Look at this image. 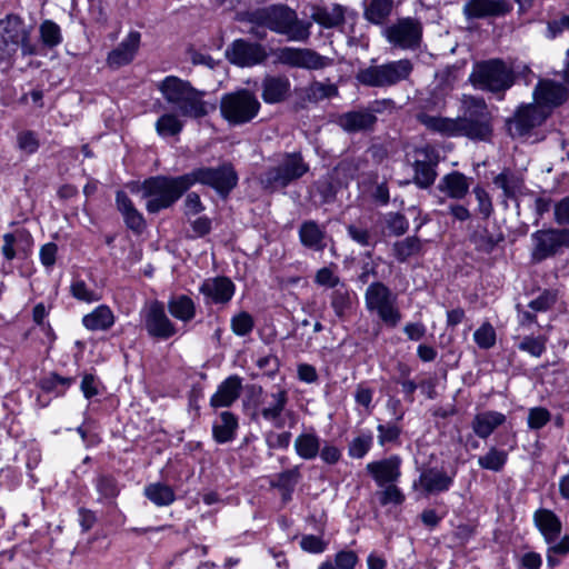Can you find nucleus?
Listing matches in <instances>:
<instances>
[{"label": "nucleus", "instance_id": "f257e3e1", "mask_svg": "<svg viewBox=\"0 0 569 569\" xmlns=\"http://www.w3.org/2000/svg\"><path fill=\"white\" fill-rule=\"evenodd\" d=\"M461 117L448 118L419 112L417 120L432 133L447 138L466 137L470 140L487 141L492 134L490 117L483 100L469 97L463 101Z\"/></svg>", "mask_w": 569, "mask_h": 569}, {"label": "nucleus", "instance_id": "f03ea898", "mask_svg": "<svg viewBox=\"0 0 569 569\" xmlns=\"http://www.w3.org/2000/svg\"><path fill=\"white\" fill-rule=\"evenodd\" d=\"M248 21L267 27L292 41H306L310 36V23L299 20L296 11L284 4H273L250 11Z\"/></svg>", "mask_w": 569, "mask_h": 569}, {"label": "nucleus", "instance_id": "7ed1b4c3", "mask_svg": "<svg viewBox=\"0 0 569 569\" xmlns=\"http://www.w3.org/2000/svg\"><path fill=\"white\" fill-rule=\"evenodd\" d=\"M160 89L166 100L184 117L201 118L214 109L202 99L203 92L193 89L189 82L176 76L167 77Z\"/></svg>", "mask_w": 569, "mask_h": 569}, {"label": "nucleus", "instance_id": "20e7f679", "mask_svg": "<svg viewBox=\"0 0 569 569\" xmlns=\"http://www.w3.org/2000/svg\"><path fill=\"white\" fill-rule=\"evenodd\" d=\"M187 174L176 178L152 177L142 183V193L148 198L146 208L150 213H157L174 203L190 188Z\"/></svg>", "mask_w": 569, "mask_h": 569}, {"label": "nucleus", "instance_id": "39448f33", "mask_svg": "<svg viewBox=\"0 0 569 569\" xmlns=\"http://www.w3.org/2000/svg\"><path fill=\"white\" fill-rule=\"evenodd\" d=\"M365 306L387 327L395 328L401 321L402 316L397 305V296L380 281H375L367 287Z\"/></svg>", "mask_w": 569, "mask_h": 569}, {"label": "nucleus", "instance_id": "423d86ee", "mask_svg": "<svg viewBox=\"0 0 569 569\" xmlns=\"http://www.w3.org/2000/svg\"><path fill=\"white\" fill-rule=\"evenodd\" d=\"M31 30L18 14H7L0 20V50L10 57L19 48L24 56L34 54L37 47L30 40Z\"/></svg>", "mask_w": 569, "mask_h": 569}, {"label": "nucleus", "instance_id": "0eeeda50", "mask_svg": "<svg viewBox=\"0 0 569 569\" xmlns=\"http://www.w3.org/2000/svg\"><path fill=\"white\" fill-rule=\"evenodd\" d=\"M256 94L248 89H240L222 97L220 111L231 124H243L256 118L260 110Z\"/></svg>", "mask_w": 569, "mask_h": 569}, {"label": "nucleus", "instance_id": "6e6552de", "mask_svg": "<svg viewBox=\"0 0 569 569\" xmlns=\"http://www.w3.org/2000/svg\"><path fill=\"white\" fill-rule=\"evenodd\" d=\"M190 188L201 183L213 188L220 196L227 197L238 183V176L231 164H221L218 168L201 167L186 173Z\"/></svg>", "mask_w": 569, "mask_h": 569}, {"label": "nucleus", "instance_id": "1a4fd4ad", "mask_svg": "<svg viewBox=\"0 0 569 569\" xmlns=\"http://www.w3.org/2000/svg\"><path fill=\"white\" fill-rule=\"evenodd\" d=\"M307 171L308 166L300 153H288L277 167L268 169L261 176V183L264 188L271 190L284 188Z\"/></svg>", "mask_w": 569, "mask_h": 569}, {"label": "nucleus", "instance_id": "9d476101", "mask_svg": "<svg viewBox=\"0 0 569 569\" xmlns=\"http://www.w3.org/2000/svg\"><path fill=\"white\" fill-rule=\"evenodd\" d=\"M531 257L536 262H541L558 254L562 248H569V229H542L531 234Z\"/></svg>", "mask_w": 569, "mask_h": 569}, {"label": "nucleus", "instance_id": "9b49d317", "mask_svg": "<svg viewBox=\"0 0 569 569\" xmlns=\"http://www.w3.org/2000/svg\"><path fill=\"white\" fill-rule=\"evenodd\" d=\"M227 60L239 68H251L262 63L268 53L266 48L258 43L244 39H237L226 49Z\"/></svg>", "mask_w": 569, "mask_h": 569}, {"label": "nucleus", "instance_id": "f8f14e48", "mask_svg": "<svg viewBox=\"0 0 569 569\" xmlns=\"http://www.w3.org/2000/svg\"><path fill=\"white\" fill-rule=\"evenodd\" d=\"M565 82L543 79L533 90V102L551 114V111L561 106L568 98L569 73H565Z\"/></svg>", "mask_w": 569, "mask_h": 569}, {"label": "nucleus", "instance_id": "ddd939ff", "mask_svg": "<svg viewBox=\"0 0 569 569\" xmlns=\"http://www.w3.org/2000/svg\"><path fill=\"white\" fill-rule=\"evenodd\" d=\"M412 159L415 183L422 189L433 184L437 176L436 167L439 162L438 151L426 144L415 149Z\"/></svg>", "mask_w": 569, "mask_h": 569}, {"label": "nucleus", "instance_id": "4468645a", "mask_svg": "<svg viewBox=\"0 0 569 569\" xmlns=\"http://www.w3.org/2000/svg\"><path fill=\"white\" fill-rule=\"evenodd\" d=\"M276 61L289 68L323 69L329 59L307 48L284 47L274 51Z\"/></svg>", "mask_w": 569, "mask_h": 569}, {"label": "nucleus", "instance_id": "2eb2a0df", "mask_svg": "<svg viewBox=\"0 0 569 569\" xmlns=\"http://www.w3.org/2000/svg\"><path fill=\"white\" fill-rule=\"evenodd\" d=\"M389 42L402 49H416L422 38V23L415 18L399 19L386 29Z\"/></svg>", "mask_w": 569, "mask_h": 569}, {"label": "nucleus", "instance_id": "dca6fc26", "mask_svg": "<svg viewBox=\"0 0 569 569\" xmlns=\"http://www.w3.org/2000/svg\"><path fill=\"white\" fill-rule=\"evenodd\" d=\"M550 113L533 103L518 108L515 117L507 121L508 131L512 137H525L536 127L541 126Z\"/></svg>", "mask_w": 569, "mask_h": 569}, {"label": "nucleus", "instance_id": "f3484780", "mask_svg": "<svg viewBox=\"0 0 569 569\" xmlns=\"http://www.w3.org/2000/svg\"><path fill=\"white\" fill-rule=\"evenodd\" d=\"M142 315L144 329L150 337L166 340L176 335V326L168 318L164 306L161 302H150L143 309Z\"/></svg>", "mask_w": 569, "mask_h": 569}, {"label": "nucleus", "instance_id": "a211bd4d", "mask_svg": "<svg viewBox=\"0 0 569 569\" xmlns=\"http://www.w3.org/2000/svg\"><path fill=\"white\" fill-rule=\"evenodd\" d=\"M234 291V283L227 277L208 278L199 287L207 305H226L232 299Z\"/></svg>", "mask_w": 569, "mask_h": 569}, {"label": "nucleus", "instance_id": "6ab92c4d", "mask_svg": "<svg viewBox=\"0 0 569 569\" xmlns=\"http://www.w3.org/2000/svg\"><path fill=\"white\" fill-rule=\"evenodd\" d=\"M455 476V471L449 475L443 469L428 468L420 473L413 486L422 489L426 495H436L448 491L453 485Z\"/></svg>", "mask_w": 569, "mask_h": 569}, {"label": "nucleus", "instance_id": "aec40b11", "mask_svg": "<svg viewBox=\"0 0 569 569\" xmlns=\"http://www.w3.org/2000/svg\"><path fill=\"white\" fill-rule=\"evenodd\" d=\"M532 520L546 545L558 543L561 539L562 522L552 510L539 508L533 512Z\"/></svg>", "mask_w": 569, "mask_h": 569}, {"label": "nucleus", "instance_id": "412c9836", "mask_svg": "<svg viewBox=\"0 0 569 569\" xmlns=\"http://www.w3.org/2000/svg\"><path fill=\"white\" fill-rule=\"evenodd\" d=\"M401 459L398 456L369 462L366 467L373 480L379 487L395 483L400 478Z\"/></svg>", "mask_w": 569, "mask_h": 569}, {"label": "nucleus", "instance_id": "4be33fe9", "mask_svg": "<svg viewBox=\"0 0 569 569\" xmlns=\"http://www.w3.org/2000/svg\"><path fill=\"white\" fill-rule=\"evenodd\" d=\"M511 4L507 0H470L463 7L468 19L500 17L510 12Z\"/></svg>", "mask_w": 569, "mask_h": 569}, {"label": "nucleus", "instance_id": "5701e85b", "mask_svg": "<svg viewBox=\"0 0 569 569\" xmlns=\"http://www.w3.org/2000/svg\"><path fill=\"white\" fill-rule=\"evenodd\" d=\"M469 80L475 88L496 93L499 99L515 82L513 73H470Z\"/></svg>", "mask_w": 569, "mask_h": 569}, {"label": "nucleus", "instance_id": "b1692460", "mask_svg": "<svg viewBox=\"0 0 569 569\" xmlns=\"http://www.w3.org/2000/svg\"><path fill=\"white\" fill-rule=\"evenodd\" d=\"M242 379L236 375L224 379L210 398L213 408L230 407L240 396Z\"/></svg>", "mask_w": 569, "mask_h": 569}, {"label": "nucleus", "instance_id": "393cba45", "mask_svg": "<svg viewBox=\"0 0 569 569\" xmlns=\"http://www.w3.org/2000/svg\"><path fill=\"white\" fill-rule=\"evenodd\" d=\"M493 184L502 190L503 203L507 207L508 200H518L525 191V182L520 174L516 173L510 169H503L493 179Z\"/></svg>", "mask_w": 569, "mask_h": 569}, {"label": "nucleus", "instance_id": "a878e982", "mask_svg": "<svg viewBox=\"0 0 569 569\" xmlns=\"http://www.w3.org/2000/svg\"><path fill=\"white\" fill-rule=\"evenodd\" d=\"M288 402V393L284 389H279L276 392L269 395V400L261 408V417L270 422L276 428H282L284 426V419L282 412Z\"/></svg>", "mask_w": 569, "mask_h": 569}, {"label": "nucleus", "instance_id": "bb28decb", "mask_svg": "<svg viewBox=\"0 0 569 569\" xmlns=\"http://www.w3.org/2000/svg\"><path fill=\"white\" fill-rule=\"evenodd\" d=\"M507 420L506 415L495 410H486L475 415L471 421V428L475 435L481 439L490 437L497 428Z\"/></svg>", "mask_w": 569, "mask_h": 569}, {"label": "nucleus", "instance_id": "cd10ccee", "mask_svg": "<svg viewBox=\"0 0 569 569\" xmlns=\"http://www.w3.org/2000/svg\"><path fill=\"white\" fill-rule=\"evenodd\" d=\"M140 43V33L132 31L129 36L108 56V63L111 68H120L128 64L134 57Z\"/></svg>", "mask_w": 569, "mask_h": 569}, {"label": "nucleus", "instance_id": "c85d7f7f", "mask_svg": "<svg viewBox=\"0 0 569 569\" xmlns=\"http://www.w3.org/2000/svg\"><path fill=\"white\" fill-rule=\"evenodd\" d=\"M299 239L301 244L313 251H322L326 246V230L316 221L308 220L301 223L299 228Z\"/></svg>", "mask_w": 569, "mask_h": 569}, {"label": "nucleus", "instance_id": "c756f323", "mask_svg": "<svg viewBox=\"0 0 569 569\" xmlns=\"http://www.w3.org/2000/svg\"><path fill=\"white\" fill-rule=\"evenodd\" d=\"M114 322V313L107 305H99L91 312L82 317L83 327L90 331H107Z\"/></svg>", "mask_w": 569, "mask_h": 569}, {"label": "nucleus", "instance_id": "7c9ffc66", "mask_svg": "<svg viewBox=\"0 0 569 569\" xmlns=\"http://www.w3.org/2000/svg\"><path fill=\"white\" fill-rule=\"evenodd\" d=\"M116 203L118 210L123 217L126 226L132 231L140 233L144 228V219L142 214L134 208L127 193L123 191H118L116 194Z\"/></svg>", "mask_w": 569, "mask_h": 569}, {"label": "nucleus", "instance_id": "2f4dec72", "mask_svg": "<svg viewBox=\"0 0 569 569\" xmlns=\"http://www.w3.org/2000/svg\"><path fill=\"white\" fill-rule=\"evenodd\" d=\"M238 419L230 411H222L213 422L212 435L218 443H227L236 438Z\"/></svg>", "mask_w": 569, "mask_h": 569}, {"label": "nucleus", "instance_id": "473e14b6", "mask_svg": "<svg viewBox=\"0 0 569 569\" xmlns=\"http://www.w3.org/2000/svg\"><path fill=\"white\" fill-rule=\"evenodd\" d=\"M376 121L377 117L368 110L350 111L338 119L339 126L349 132L370 129Z\"/></svg>", "mask_w": 569, "mask_h": 569}, {"label": "nucleus", "instance_id": "72a5a7b5", "mask_svg": "<svg viewBox=\"0 0 569 569\" xmlns=\"http://www.w3.org/2000/svg\"><path fill=\"white\" fill-rule=\"evenodd\" d=\"M469 182L463 173L450 172L441 178L438 189L452 199H462L469 191Z\"/></svg>", "mask_w": 569, "mask_h": 569}, {"label": "nucleus", "instance_id": "f704fd0d", "mask_svg": "<svg viewBox=\"0 0 569 569\" xmlns=\"http://www.w3.org/2000/svg\"><path fill=\"white\" fill-rule=\"evenodd\" d=\"M320 448L321 439L313 430L300 433L295 440L296 453L305 460L315 459L319 455Z\"/></svg>", "mask_w": 569, "mask_h": 569}, {"label": "nucleus", "instance_id": "c9c22d12", "mask_svg": "<svg viewBox=\"0 0 569 569\" xmlns=\"http://www.w3.org/2000/svg\"><path fill=\"white\" fill-rule=\"evenodd\" d=\"M310 17L325 28H336L345 22V9L339 4L331 8L313 7Z\"/></svg>", "mask_w": 569, "mask_h": 569}, {"label": "nucleus", "instance_id": "e433bc0d", "mask_svg": "<svg viewBox=\"0 0 569 569\" xmlns=\"http://www.w3.org/2000/svg\"><path fill=\"white\" fill-rule=\"evenodd\" d=\"M357 296L346 284H340L330 296L331 307L339 319H343L352 309Z\"/></svg>", "mask_w": 569, "mask_h": 569}, {"label": "nucleus", "instance_id": "4c0bfd02", "mask_svg": "<svg viewBox=\"0 0 569 569\" xmlns=\"http://www.w3.org/2000/svg\"><path fill=\"white\" fill-rule=\"evenodd\" d=\"M475 71H531L530 67L519 61L516 58H509L507 60L502 59H489L486 61H480L475 64Z\"/></svg>", "mask_w": 569, "mask_h": 569}, {"label": "nucleus", "instance_id": "58836bf2", "mask_svg": "<svg viewBox=\"0 0 569 569\" xmlns=\"http://www.w3.org/2000/svg\"><path fill=\"white\" fill-rule=\"evenodd\" d=\"M168 310L173 318L182 322H188L196 316L194 302L186 295H179L170 298L168 301Z\"/></svg>", "mask_w": 569, "mask_h": 569}, {"label": "nucleus", "instance_id": "ea45409f", "mask_svg": "<svg viewBox=\"0 0 569 569\" xmlns=\"http://www.w3.org/2000/svg\"><path fill=\"white\" fill-rule=\"evenodd\" d=\"M290 88L283 77H268L263 82L262 98L267 103H276L284 99Z\"/></svg>", "mask_w": 569, "mask_h": 569}, {"label": "nucleus", "instance_id": "a19ab883", "mask_svg": "<svg viewBox=\"0 0 569 569\" xmlns=\"http://www.w3.org/2000/svg\"><path fill=\"white\" fill-rule=\"evenodd\" d=\"M144 496L158 507H167L174 502L176 493L172 487L163 482H152L144 487Z\"/></svg>", "mask_w": 569, "mask_h": 569}, {"label": "nucleus", "instance_id": "79ce46f5", "mask_svg": "<svg viewBox=\"0 0 569 569\" xmlns=\"http://www.w3.org/2000/svg\"><path fill=\"white\" fill-rule=\"evenodd\" d=\"M393 0H365V18L372 23H381L392 11Z\"/></svg>", "mask_w": 569, "mask_h": 569}, {"label": "nucleus", "instance_id": "37998d69", "mask_svg": "<svg viewBox=\"0 0 569 569\" xmlns=\"http://www.w3.org/2000/svg\"><path fill=\"white\" fill-rule=\"evenodd\" d=\"M183 121L176 114L164 113L156 122L157 133L161 138H169L178 136L183 129Z\"/></svg>", "mask_w": 569, "mask_h": 569}, {"label": "nucleus", "instance_id": "c03bdc74", "mask_svg": "<svg viewBox=\"0 0 569 569\" xmlns=\"http://www.w3.org/2000/svg\"><path fill=\"white\" fill-rule=\"evenodd\" d=\"M507 460V451L491 447L486 455L478 458V465L482 469L498 472L503 469Z\"/></svg>", "mask_w": 569, "mask_h": 569}, {"label": "nucleus", "instance_id": "a18cd8bd", "mask_svg": "<svg viewBox=\"0 0 569 569\" xmlns=\"http://www.w3.org/2000/svg\"><path fill=\"white\" fill-rule=\"evenodd\" d=\"M421 249L420 240L417 237H408L393 246L395 257L398 261L405 262Z\"/></svg>", "mask_w": 569, "mask_h": 569}, {"label": "nucleus", "instance_id": "49530a36", "mask_svg": "<svg viewBox=\"0 0 569 569\" xmlns=\"http://www.w3.org/2000/svg\"><path fill=\"white\" fill-rule=\"evenodd\" d=\"M71 295L74 299L87 303L99 301L102 296L97 290L91 289L83 280L76 279L70 286Z\"/></svg>", "mask_w": 569, "mask_h": 569}, {"label": "nucleus", "instance_id": "de8ad7c7", "mask_svg": "<svg viewBox=\"0 0 569 569\" xmlns=\"http://www.w3.org/2000/svg\"><path fill=\"white\" fill-rule=\"evenodd\" d=\"M373 443V436L370 431L362 432L353 438L349 445L348 453L351 458L361 459L371 449Z\"/></svg>", "mask_w": 569, "mask_h": 569}, {"label": "nucleus", "instance_id": "09e8293b", "mask_svg": "<svg viewBox=\"0 0 569 569\" xmlns=\"http://www.w3.org/2000/svg\"><path fill=\"white\" fill-rule=\"evenodd\" d=\"M557 299L558 295L556 290L545 289L529 301L528 308L533 312H547L556 305Z\"/></svg>", "mask_w": 569, "mask_h": 569}, {"label": "nucleus", "instance_id": "8fccbe9b", "mask_svg": "<svg viewBox=\"0 0 569 569\" xmlns=\"http://www.w3.org/2000/svg\"><path fill=\"white\" fill-rule=\"evenodd\" d=\"M569 553V535H565L557 545H547L546 559L550 569H553L560 563L559 556Z\"/></svg>", "mask_w": 569, "mask_h": 569}, {"label": "nucleus", "instance_id": "3c124183", "mask_svg": "<svg viewBox=\"0 0 569 569\" xmlns=\"http://www.w3.org/2000/svg\"><path fill=\"white\" fill-rule=\"evenodd\" d=\"M230 326L236 336L244 337L253 330L254 321L250 313L241 311L231 318Z\"/></svg>", "mask_w": 569, "mask_h": 569}, {"label": "nucleus", "instance_id": "603ef678", "mask_svg": "<svg viewBox=\"0 0 569 569\" xmlns=\"http://www.w3.org/2000/svg\"><path fill=\"white\" fill-rule=\"evenodd\" d=\"M348 236L361 247H375L376 238L373 233L360 224H349L347 227Z\"/></svg>", "mask_w": 569, "mask_h": 569}, {"label": "nucleus", "instance_id": "864d4df0", "mask_svg": "<svg viewBox=\"0 0 569 569\" xmlns=\"http://www.w3.org/2000/svg\"><path fill=\"white\" fill-rule=\"evenodd\" d=\"M71 382L72 379L70 378H63L56 373H51L41 380V388L44 391L54 393L56 396H61L66 392Z\"/></svg>", "mask_w": 569, "mask_h": 569}, {"label": "nucleus", "instance_id": "5fc2aeb1", "mask_svg": "<svg viewBox=\"0 0 569 569\" xmlns=\"http://www.w3.org/2000/svg\"><path fill=\"white\" fill-rule=\"evenodd\" d=\"M306 94H307V99L310 102H317L325 98H331L333 96H337L338 89L335 84H325L321 82H315L306 90Z\"/></svg>", "mask_w": 569, "mask_h": 569}, {"label": "nucleus", "instance_id": "6e6d98bb", "mask_svg": "<svg viewBox=\"0 0 569 569\" xmlns=\"http://www.w3.org/2000/svg\"><path fill=\"white\" fill-rule=\"evenodd\" d=\"M473 340L481 349H490L496 343V331L489 322L482 323L473 333Z\"/></svg>", "mask_w": 569, "mask_h": 569}, {"label": "nucleus", "instance_id": "4d7b16f0", "mask_svg": "<svg viewBox=\"0 0 569 569\" xmlns=\"http://www.w3.org/2000/svg\"><path fill=\"white\" fill-rule=\"evenodd\" d=\"M550 420L551 413L545 407H533L528 411L527 425L531 430L543 428Z\"/></svg>", "mask_w": 569, "mask_h": 569}, {"label": "nucleus", "instance_id": "13d9d810", "mask_svg": "<svg viewBox=\"0 0 569 569\" xmlns=\"http://www.w3.org/2000/svg\"><path fill=\"white\" fill-rule=\"evenodd\" d=\"M518 348L532 357L539 358L546 351V339L543 337H525Z\"/></svg>", "mask_w": 569, "mask_h": 569}, {"label": "nucleus", "instance_id": "bf43d9fd", "mask_svg": "<svg viewBox=\"0 0 569 569\" xmlns=\"http://www.w3.org/2000/svg\"><path fill=\"white\" fill-rule=\"evenodd\" d=\"M48 315L49 308L43 302H39L34 306L32 311L33 321L40 327V329L47 336L48 340L52 341L54 339L52 328L49 323L46 322Z\"/></svg>", "mask_w": 569, "mask_h": 569}, {"label": "nucleus", "instance_id": "052dcab7", "mask_svg": "<svg viewBox=\"0 0 569 569\" xmlns=\"http://www.w3.org/2000/svg\"><path fill=\"white\" fill-rule=\"evenodd\" d=\"M40 34L43 43L49 47H54L61 41L59 26L50 20H46L41 23Z\"/></svg>", "mask_w": 569, "mask_h": 569}, {"label": "nucleus", "instance_id": "680f3d73", "mask_svg": "<svg viewBox=\"0 0 569 569\" xmlns=\"http://www.w3.org/2000/svg\"><path fill=\"white\" fill-rule=\"evenodd\" d=\"M378 442L380 446L385 447L388 443H393L398 441L401 429L396 423H386L378 425Z\"/></svg>", "mask_w": 569, "mask_h": 569}, {"label": "nucleus", "instance_id": "e2e57ef3", "mask_svg": "<svg viewBox=\"0 0 569 569\" xmlns=\"http://www.w3.org/2000/svg\"><path fill=\"white\" fill-rule=\"evenodd\" d=\"M386 226L392 234L401 236L409 229V221L401 213L390 212L386 217Z\"/></svg>", "mask_w": 569, "mask_h": 569}, {"label": "nucleus", "instance_id": "0e129e2a", "mask_svg": "<svg viewBox=\"0 0 569 569\" xmlns=\"http://www.w3.org/2000/svg\"><path fill=\"white\" fill-rule=\"evenodd\" d=\"M12 405L13 399L11 397H6L0 403V428L8 431H10L16 419V410Z\"/></svg>", "mask_w": 569, "mask_h": 569}, {"label": "nucleus", "instance_id": "69168bd1", "mask_svg": "<svg viewBox=\"0 0 569 569\" xmlns=\"http://www.w3.org/2000/svg\"><path fill=\"white\" fill-rule=\"evenodd\" d=\"M373 389L363 383L358 385L355 391V401L357 405L363 407L369 413L373 409Z\"/></svg>", "mask_w": 569, "mask_h": 569}, {"label": "nucleus", "instance_id": "338daca9", "mask_svg": "<svg viewBox=\"0 0 569 569\" xmlns=\"http://www.w3.org/2000/svg\"><path fill=\"white\" fill-rule=\"evenodd\" d=\"M17 141L19 149L28 154L34 153L39 148L38 137L32 131L20 132Z\"/></svg>", "mask_w": 569, "mask_h": 569}, {"label": "nucleus", "instance_id": "774afa93", "mask_svg": "<svg viewBox=\"0 0 569 569\" xmlns=\"http://www.w3.org/2000/svg\"><path fill=\"white\" fill-rule=\"evenodd\" d=\"M473 193L478 201V211L482 218L487 219L492 213V202L489 193L481 187H476Z\"/></svg>", "mask_w": 569, "mask_h": 569}]
</instances>
